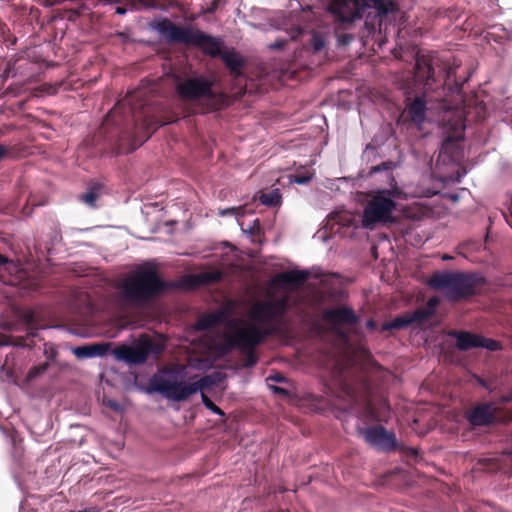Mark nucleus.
<instances>
[{
    "mask_svg": "<svg viewBox=\"0 0 512 512\" xmlns=\"http://www.w3.org/2000/svg\"><path fill=\"white\" fill-rule=\"evenodd\" d=\"M326 388L344 411L364 423L387 421L390 416L386 397L362 370L336 366Z\"/></svg>",
    "mask_w": 512,
    "mask_h": 512,
    "instance_id": "f257e3e1",
    "label": "nucleus"
},
{
    "mask_svg": "<svg viewBox=\"0 0 512 512\" xmlns=\"http://www.w3.org/2000/svg\"><path fill=\"white\" fill-rule=\"evenodd\" d=\"M288 310L286 297L271 301H259L251 308V319L264 326L249 325L236 330L225 337V343L230 349H238L244 353L243 367L252 368L258 362L256 347L267 337L281 332L282 318Z\"/></svg>",
    "mask_w": 512,
    "mask_h": 512,
    "instance_id": "f03ea898",
    "label": "nucleus"
},
{
    "mask_svg": "<svg viewBox=\"0 0 512 512\" xmlns=\"http://www.w3.org/2000/svg\"><path fill=\"white\" fill-rule=\"evenodd\" d=\"M183 378L184 366L179 364L163 366L150 379L147 391L157 392L166 399L180 402L216 383L212 375L204 376L194 383H186Z\"/></svg>",
    "mask_w": 512,
    "mask_h": 512,
    "instance_id": "7ed1b4c3",
    "label": "nucleus"
},
{
    "mask_svg": "<svg viewBox=\"0 0 512 512\" xmlns=\"http://www.w3.org/2000/svg\"><path fill=\"white\" fill-rule=\"evenodd\" d=\"M428 284L435 290L445 291V296L452 302H461L481 294L486 279L472 272L436 271Z\"/></svg>",
    "mask_w": 512,
    "mask_h": 512,
    "instance_id": "20e7f679",
    "label": "nucleus"
},
{
    "mask_svg": "<svg viewBox=\"0 0 512 512\" xmlns=\"http://www.w3.org/2000/svg\"><path fill=\"white\" fill-rule=\"evenodd\" d=\"M438 59L430 54L418 52L415 59L414 80L416 83L422 84L424 91L432 89V85L436 82H441L443 90H447L445 97L456 96V103L463 102L461 95L463 84L467 79H458L456 70L458 65L450 66L447 69L443 68L442 74L435 76V67L438 66Z\"/></svg>",
    "mask_w": 512,
    "mask_h": 512,
    "instance_id": "39448f33",
    "label": "nucleus"
},
{
    "mask_svg": "<svg viewBox=\"0 0 512 512\" xmlns=\"http://www.w3.org/2000/svg\"><path fill=\"white\" fill-rule=\"evenodd\" d=\"M156 30L168 42L200 48L205 54L212 57H219L222 53V41L220 39L198 29L178 26L167 18L157 22Z\"/></svg>",
    "mask_w": 512,
    "mask_h": 512,
    "instance_id": "423d86ee",
    "label": "nucleus"
},
{
    "mask_svg": "<svg viewBox=\"0 0 512 512\" xmlns=\"http://www.w3.org/2000/svg\"><path fill=\"white\" fill-rule=\"evenodd\" d=\"M171 287L156 270L147 269L136 277L130 276V325L134 306L148 305Z\"/></svg>",
    "mask_w": 512,
    "mask_h": 512,
    "instance_id": "0eeeda50",
    "label": "nucleus"
},
{
    "mask_svg": "<svg viewBox=\"0 0 512 512\" xmlns=\"http://www.w3.org/2000/svg\"><path fill=\"white\" fill-rule=\"evenodd\" d=\"M110 320L117 326L125 328L128 324V276L124 275L113 283L104 305Z\"/></svg>",
    "mask_w": 512,
    "mask_h": 512,
    "instance_id": "6e6552de",
    "label": "nucleus"
},
{
    "mask_svg": "<svg viewBox=\"0 0 512 512\" xmlns=\"http://www.w3.org/2000/svg\"><path fill=\"white\" fill-rule=\"evenodd\" d=\"M175 90L179 99L184 102L212 100L215 98L213 81L202 75L178 79Z\"/></svg>",
    "mask_w": 512,
    "mask_h": 512,
    "instance_id": "1a4fd4ad",
    "label": "nucleus"
},
{
    "mask_svg": "<svg viewBox=\"0 0 512 512\" xmlns=\"http://www.w3.org/2000/svg\"><path fill=\"white\" fill-rule=\"evenodd\" d=\"M396 203L387 190L377 192L366 205L363 212V226L372 228L376 223L391 220Z\"/></svg>",
    "mask_w": 512,
    "mask_h": 512,
    "instance_id": "9d476101",
    "label": "nucleus"
},
{
    "mask_svg": "<svg viewBox=\"0 0 512 512\" xmlns=\"http://www.w3.org/2000/svg\"><path fill=\"white\" fill-rule=\"evenodd\" d=\"M471 109L467 106L463 108H450L445 111L442 122L443 127L447 132L445 142H457L464 138V130L466 122L469 121Z\"/></svg>",
    "mask_w": 512,
    "mask_h": 512,
    "instance_id": "9b49d317",
    "label": "nucleus"
},
{
    "mask_svg": "<svg viewBox=\"0 0 512 512\" xmlns=\"http://www.w3.org/2000/svg\"><path fill=\"white\" fill-rule=\"evenodd\" d=\"M358 434L363 437L365 442L378 450L390 452L397 448V441L394 433L388 432L381 425L359 428Z\"/></svg>",
    "mask_w": 512,
    "mask_h": 512,
    "instance_id": "f8f14e48",
    "label": "nucleus"
},
{
    "mask_svg": "<svg viewBox=\"0 0 512 512\" xmlns=\"http://www.w3.org/2000/svg\"><path fill=\"white\" fill-rule=\"evenodd\" d=\"M163 350V344L143 335L138 341L130 343V365L144 363L150 355L157 358Z\"/></svg>",
    "mask_w": 512,
    "mask_h": 512,
    "instance_id": "ddd939ff",
    "label": "nucleus"
},
{
    "mask_svg": "<svg viewBox=\"0 0 512 512\" xmlns=\"http://www.w3.org/2000/svg\"><path fill=\"white\" fill-rule=\"evenodd\" d=\"M329 11L342 24H351L363 15V7L359 0H332Z\"/></svg>",
    "mask_w": 512,
    "mask_h": 512,
    "instance_id": "4468645a",
    "label": "nucleus"
},
{
    "mask_svg": "<svg viewBox=\"0 0 512 512\" xmlns=\"http://www.w3.org/2000/svg\"><path fill=\"white\" fill-rule=\"evenodd\" d=\"M497 408L493 403H480L467 415V420L473 426H488L495 422Z\"/></svg>",
    "mask_w": 512,
    "mask_h": 512,
    "instance_id": "2eb2a0df",
    "label": "nucleus"
},
{
    "mask_svg": "<svg viewBox=\"0 0 512 512\" xmlns=\"http://www.w3.org/2000/svg\"><path fill=\"white\" fill-rule=\"evenodd\" d=\"M322 318L331 325H355L359 321L354 310L347 306L325 309Z\"/></svg>",
    "mask_w": 512,
    "mask_h": 512,
    "instance_id": "dca6fc26",
    "label": "nucleus"
},
{
    "mask_svg": "<svg viewBox=\"0 0 512 512\" xmlns=\"http://www.w3.org/2000/svg\"><path fill=\"white\" fill-rule=\"evenodd\" d=\"M309 277L308 271L294 269L276 274L272 279V284L297 289L303 286Z\"/></svg>",
    "mask_w": 512,
    "mask_h": 512,
    "instance_id": "f3484780",
    "label": "nucleus"
},
{
    "mask_svg": "<svg viewBox=\"0 0 512 512\" xmlns=\"http://www.w3.org/2000/svg\"><path fill=\"white\" fill-rule=\"evenodd\" d=\"M111 343L98 342L85 344L72 348V353L78 359H90L96 357H103L110 351Z\"/></svg>",
    "mask_w": 512,
    "mask_h": 512,
    "instance_id": "a211bd4d",
    "label": "nucleus"
},
{
    "mask_svg": "<svg viewBox=\"0 0 512 512\" xmlns=\"http://www.w3.org/2000/svg\"><path fill=\"white\" fill-rule=\"evenodd\" d=\"M404 113L415 125H421L425 120L426 114V101L424 97L416 96L412 102L406 105Z\"/></svg>",
    "mask_w": 512,
    "mask_h": 512,
    "instance_id": "6ab92c4d",
    "label": "nucleus"
},
{
    "mask_svg": "<svg viewBox=\"0 0 512 512\" xmlns=\"http://www.w3.org/2000/svg\"><path fill=\"white\" fill-rule=\"evenodd\" d=\"M449 336L456 339V348L460 351H468L473 348H479L480 335L474 334L467 331H456L451 330L448 333Z\"/></svg>",
    "mask_w": 512,
    "mask_h": 512,
    "instance_id": "aec40b11",
    "label": "nucleus"
},
{
    "mask_svg": "<svg viewBox=\"0 0 512 512\" xmlns=\"http://www.w3.org/2000/svg\"><path fill=\"white\" fill-rule=\"evenodd\" d=\"M439 304V300L437 297H431L428 299L426 306L420 307L413 311L412 313L408 314L409 318L411 320V324L413 323H423L430 319L436 310V307Z\"/></svg>",
    "mask_w": 512,
    "mask_h": 512,
    "instance_id": "412c9836",
    "label": "nucleus"
},
{
    "mask_svg": "<svg viewBox=\"0 0 512 512\" xmlns=\"http://www.w3.org/2000/svg\"><path fill=\"white\" fill-rule=\"evenodd\" d=\"M219 57L232 73H239L244 64L242 58L234 51H224Z\"/></svg>",
    "mask_w": 512,
    "mask_h": 512,
    "instance_id": "4be33fe9",
    "label": "nucleus"
},
{
    "mask_svg": "<svg viewBox=\"0 0 512 512\" xmlns=\"http://www.w3.org/2000/svg\"><path fill=\"white\" fill-rule=\"evenodd\" d=\"M222 321V313L221 312H214L203 315L198 321H197V329L198 330H207L210 328H213L217 325H219Z\"/></svg>",
    "mask_w": 512,
    "mask_h": 512,
    "instance_id": "5701e85b",
    "label": "nucleus"
},
{
    "mask_svg": "<svg viewBox=\"0 0 512 512\" xmlns=\"http://www.w3.org/2000/svg\"><path fill=\"white\" fill-rule=\"evenodd\" d=\"M221 278L222 273L219 271H206L196 274L194 281L199 285H210L220 281Z\"/></svg>",
    "mask_w": 512,
    "mask_h": 512,
    "instance_id": "b1692460",
    "label": "nucleus"
},
{
    "mask_svg": "<svg viewBox=\"0 0 512 512\" xmlns=\"http://www.w3.org/2000/svg\"><path fill=\"white\" fill-rule=\"evenodd\" d=\"M411 325V320L409 318V315H402L396 317L394 320L390 322H385L382 325L381 330L382 331H391V330H401Z\"/></svg>",
    "mask_w": 512,
    "mask_h": 512,
    "instance_id": "393cba45",
    "label": "nucleus"
},
{
    "mask_svg": "<svg viewBox=\"0 0 512 512\" xmlns=\"http://www.w3.org/2000/svg\"><path fill=\"white\" fill-rule=\"evenodd\" d=\"M281 193L279 189H274L269 192H264L260 195V202L269 207L278 206L281 203Z\"/></svg>",
    "mask_w": 512,
    "mask_h": 512,
    "instance_id": "a878e982",
    "label": "nucleus"
},
{
    "mask_svg": "<svg viewBox=\"0 0 512 512\" xmlns=\"http://www.w3.org/2000/svg\"><path fill=\"white\" fill-rule=\"evenodd\" d=\"M390 5L391 3L386 0H363V3H361L363 11L366 7H371L376 9L379 14H387Z\"/></svg>",
    "mask_w": 512,
    "mask_h": 512,
    "instance_id": "bb28decb",
    "label": "nucleus"
},
{
    "mask_svg": "<svg viewBox=\"0 0 512 512\" xmlns=\"http://www.w3.org/2000/svg\"><path fill=\"white\" fill-rule=\"evenodd\" d=\"M43 355L46 358L45 362H49L50 366H52V364H60V360L58 359L59 352L54 344L44 343Z\"/></svg>",
    "mask_w": 512,
    "mask_h": 512,
    "instance_id": "cd10ccee",
    "label": "nucleus"
},
{
    "mask_svg": "<svg viewBox=\"0 0 512 512\" xmlns=\"http://www.w3.org/2000/svg\"><path fill=\"white\" fill-rule=\"evenodd\" d=\"M49 367V362H43L31 367L27 373L28 380H33L34 378L43 375Z\"/></svg>",
    "mask_w": 512,
    "mask_h": 512,
    "instance_id": "c85d7f7f",
    "label": "nucleus"
},
{
    "mask_svg": "<svg viewBox=\"0 0 512 512\" xmlns=\"http://www.w3.org/2000/svg\"><path fill=\"white\" fill-rule=\"evenodd\" d=\"M479 342L481 344L479 345V348H485L489 351H499L502 349V344L499 341L491 338H486L482 335H480Z\"/></svg>",
    "mask_w": 512,
    "mask_h": 512,
    "instance_id": "c756f323",
    "label": "nucleus"
},
{
    "mask_svg": "<svg viewBox=\"0 0 512 512\" xmlns=\"http://www.w3.org/2000/svg\"><path fill=\"white\" fill-rule=\"evenodd\" d=\"M112 354L117 361L128 363V344L122 343L119 348L112 350Z\"/></svg>",
    "mask_w": 512,
    "mask_h": 512,
    "instance_id": "7c9ffc66",
    "label": "nucleus"
},
{
    "mask_svg": "<svg viewBox=\"0 0 512 512\" xmlns=\"http://www.w3.org/2000/svg\"><path fill=\"white\" fill-rule=\"evenodd\" d=\"M201 398L202 403L207 409H209L211 412L219 416H225L224 411L221 408H219L206 394L202 393Z\"/></svg>",
    "mask_w": 512,
    "mask_h": 512,
    "instance_id": "2f4dec72",
    "label": "nucleus"
},
{
    "mask_svg": "<svg viewBox=\"0 0 512 512\" xmlns=\"http://www.w3.org/2000/svg\"><path fill=\"white\" fill-rule=\"evenodd\" d=\"M134 6L138 9L141 8H157L159 7L158 0H130V7Z\"/></svg>",
    "mask_w": 512,
    "mask_h": 512,
    "instance_id": "473e14b6",
    "label": "nucleus"
},
{
    "mask_svg": "<svg viewBox=\"0 0 512 512\" xmlns=\"http://www.w3.org/2000/svg\"><path fill=\"white\" fill-rule=\"evenodd\" d=\"M311 44L314 52H320L326 45L324 36L320 33H314L312 36Z\"/></svg>",
    "mask_w": 512,
    "mask_h": 512,
    "instance_id": "72a5a7b5",
    "label": "nucleus"
},
{
    "mask_svg": "<svg viewBox=\"0 0 512 512\" xmlns=\"http://www.w3.org/2000/svg\"><path fill=\"white\" fill-rule=\"evenodd\" d=\"M97 198L98 193L94 189H90L87 193L81 196V200L90 207H94Z\"/></svg>",
    "mask_w": 512,
    "mask_h": 512,
    "instance_id": "f704fd0d",
    "label": "nucleus"
},
{
    "mask_svg": "<svg viewBox=\"0 0 512 512\" xmlns=\"http://www.w3.org/2000/svg\"><path fill=\"white\" fill-rule=\"evenodd\" d=\"M13 75H14V65H12L9 61L4 62L0 66V78L7 79Z\"/></svg>",
    "mask_w": 512,
    "mask_h": 512,
    "instance_id": "c9c22d12",
    "label": "nucleus"
},
{
    "mask_svg": "<svg viewBox=\"0 0 512 512\" xmlns=\"http://www.w3.org/2000/svg\"><path fill=\"white\" fill-rule=\"evenodd\" d=\"M393 166H394V164H393L392 161H384V162H382L379 165L373 166L371 168L370 173L374 174V173H378V172H381V171H390V170L393 169Z\"/></svg>",
    "mask_w": 512,
    "mask_h": 512,
    "instance_id": "e433bc0d",
    "label": "nucleus"
},
{
    "mask_svg": "<svg viewBox=\"0 0 512 512\" xmlns=\"http://www.w3.org/2000/svg\"><path fill=\"white\" fill-rule=\"evenodd\" d=\"M353 39H354V36L352 34H349V33H337V43H338L339 46H346Z\"/></svg>",
    "mask_w": 512,
    "mask_h": 512,
    "instance_id": "4c0bfd02",
    "label": "nucleus"
},
{
    "mask_svg": "<svg viewBox=\"0 0 512 512\" xmlns=\"http://www.w3.org/2000/svg\"><path fill=\"white\" fill-rule=\"evenodd\" d=\"M108 4L110 5H116L119 4L122 0H106ZM124 3L122 5H117L115 7V12L119 15H124L127 12V2L126 0H123Z\"/></svg>",
    "mask_w": 512,
    "mask_h": 512,
    "instance_id": "58836bf2",
    "label": "nucleus"
},
{
    "mask_svg": "<svg viewBox=\"0 0 512 512\" xmlns=\"http://www.w3.org/2000/svg\"><path fill=\"white\" fill-rule=\"evenodd\" d=\"M474 110L476 113L474 116L475 121L480 122L485 119V106L482 103L476 104Z\"/></svg>",
    "mask_w": 512,
    "mask_h": 512,
    "instance_id": "ea45409f",
    "label": "nucleus"
},
{
    "mask_svg": "<svg viewBox=\"0 0 512 512\" xmlns=\"http://www.w3.org/2000/svg\"><path fill=\"white\" fill-rule=\"evenodd\" d=\"M9 345H15V346H20V347H25L26 344L23 343L22 340L16 342V343H12L11 340L5 336V335H0V346H9Z\"/></svg>",
    "mask_w": 512,
    "mask_h": 512,
    "instance_id": "a19ab883",
    "label": "nucleus"
},
{
    "mask_svg": "<svg viewBox=\"0 0 512 512\" xmlns=\"http://www.w3.org/2000/svg\"><path fill=\"white\" fill-rule=\"evenodd\" d=\"M310 176H304V175H295L293 176V182L297 184H306L310 181Z\"/></svg>",
    "mask_w": 512,
    "mask_h": 512,
    "instance_id": "79ce46f5",
    "label": "nucleus"
},
{
    "mask_svg": "<svg viewBox=\"0 0 512 512\" xmlns=\"http://www.w3.org/2000/svg\"><path fill=\"white\" fill-rule=\"evenodd\" d=\"M106 405L108 407H110L111 409H113L114 411H121L122 410L121 405L117 401L112 400V399H108L106 401Z\"/></svg>",
    "mask_w": 512,
    "mask_h": 512,
    "instance_id": "37998d69",
    "label": "nucleus"
},
{
    "mask_svg": "<svg viewBox=\"0 0 512 512\" xmlns=\"http://www.w3.org/2000/svg\"><path fill=\"white\" fill-rule=\"evenodd\" d=\"M285 45H286V40H281V41H276L273 44H271L270 48L274 49V50H280V49L284 48Z\"/></svg>",
    "mask_w": 512,
    "mask_h": 512,
    "instance_id": "c03bdc74",
    "label": "nucleus"
},
{
    "mask_svg": "<svg viewBox=\"0 0 512 512\" xmlns=\"http://www.w3.org/2000/svg\"><path fill=\"white\" fill-rule=\"evenodd\" d=\"M407 456L412 458V459H414V460H417V458L419 456V452L415 448H408L407 449Z\"/></svg>",
    "mask_w": 512,
    "mask_h": 512,
    "instance_id": "a18cd8bd",
    "label": "nucleus"
},
{
    "mask_svg": "<svg viewBox=\"0 0 512 512\" xmlns=\"http://www.w3.org/2000/svg\"><path fill=\"white\" fill-rule=\"evenodd\" d=\"M240 208H235V207H231V208H227L225 210H222L220 211V215H232V214H236V212L239 210Z\"/></svg>",
    "mask_w": 512,
    "mask_h": 512,
    "instance_id": "49530a36",
    "label": "nucleus"
},
{
    "mask_svg": "<svg viewBox=\"0 0 512 512\" xmlns=\"http://www.w3.org/2000/svg\"><path fill=\"white\" fill-rule=\"evenodd\" d=\"M477 382H478L479 385H481L485 389H488L490 391L492 390L491 387L489 386V384L483 378L478 377L477 378Z\"/></svg>",
    "mask_w": 512,
    "mask_h": 512,
    "instance_id": "de8ad7c7",
    "label": "nucleus"
},
{
    "mask_svg": "<svg viewBox=\"0 0 512 512\" xmlns=\"http://www.w3.org/2000/svg\"><path fill=\"white\" fill-rule=\"evenodd\" d=\"M8 154L7 147L0 145V160H2Z\"/></svg>",
    "mask_w": 512,
    "mask_h": 512,
    "instance_id": "09e8293b",
    "label": "nucleus"
},
{
    "mask_svg": "<svg viewBox=\"0 0 512 512\" xmlns=\"http://www.w3.org/2000/svg\"><path fill=\"white\" fill-rule=\"evenodd\" d=\"M52 366H55L58 368V370H64L69 367V365L66 362L60 361V364H52Z\"/></svg>",
    "mask_w": 512,
    "mask_h": 512,
    "instance_id": "8fccbe9b",
    "label": "nucleus"
},
{
    "mask_svg": "<svg viewBox=\"0 0 512 512\" xmlns=\"http://www.w3.org/2000/svg\"><path fill=\"white\" fill-rule=\"evenodd\" d=\"M271 380H274L276 382H283L285 380L284 376H282L281 374H276L275 376H270Z\"/></svg>",
    "mask_w": 512,
    "mask_h": 512,
    "instance_id": "3c124183",
    "label": "nucleus"
},
{
    "mask_svg": "<svg viewBox=\"0 0 512 512\" xmlns=\"http://www.w3.org/2000/svg\"><path fill=\"white\" fill-rule=\"evenodd\" d=\"M273 390L275 393H278V394H283V395H286L287 394V390L282 388V387H273Z\"/></svg>",
    "mask_w": 512,
    "mask_h": 512,
    "instance_id": "603ef678",
    "label": "nucleus"
},
{
    "mask_svg": "<svg viewBox=\"0 0 512 512\" xmlns=\"http://www.w3.org/2000/svg\"><path fill=\"white\" fill-rule=\"evenodd\" d=\"M366 326H367L368 329L373 330V329L376 328V323H375V321L373 319H370V320L367 321Z\"/></svg>",
    "mask_w": 512,
    "mask_h": 512,
    "instance_id": "864d4df0",
    "label": "nucleus"
},
{
    "mask_svg": "<svg viewBox=\"0 0 512 512\" xmlns=\"http://www.w3.org/2000/svg\"><path fill=\"white\" fill-rule=\"evenodd\" d=\"M27 335H28L29 337H36V336H37L36 329H35V328H33V327H29L28 332H27Z\"/></svg>",
    "mask_w": 512,
    "mask_h": 512,
    "instance_id": "5fc2aeb1",
    "label": "nucleus"
},
{
    "mask_svg": "<svg viewBox=\"0 0 512 512\" xmlns=\"http://www.w3.org/2000/svg\"><path fill=\"white\" fill-rule=\"evenodd\" d=\"M217 3H218V1H217V0H214V1L212 2L211 7L208 9V12H209V13H213V12L215 11V9H216V7H217Z\"/></svg>",
    "mask_w": 512,
    "mask_h": 512,
    "instance_id": "6e6d98bb",
    "label": "nucleus"
},
{
    "mask_svg": "<svg viewBox=\"0 0 512 512\" xmlns=\"http://www.w3.org/2000/svg\"><path fill=\"white\" fill-rule=\"evenodd\" d=\"M26 320H27V322H28L29 326H31V325H32V323H33V314H32V313H28V314L26 315Z\"/></svg>",
    "mask_w": 512,
    "mask_h": 512,
    "instance_id": "4d7b16f0",
    "label": "nucleus"
},
{
    "mask_svg": "<svg viewBox=\"0 0 512 512\" xmlns=\"http://www.w3.org/2000/svg\"><path fill=\"white\" fill-rule=\"evenodd\" d=\"M8 262V259L2 255H0V266L6 264Z\"/></svg>",
    "mask_w": 512,
    "mask_h": 512,
    "instance_id": "13d9d810",
    "label": "nucleus"
},
{
    "mask_svg": "<svg viewBox=\"0 0 512 512\" xmlns=\"http://www.w3.org/2000/svg\"><path fill=\"white\" fill-rule=\"evenodd\" d=\"M129 147H130V152H132L134 149H136V146H134L131 141H130Z\"/></svg>",
    "mask_w": 512,
    "mask_h": 512,
    "instance_id": "bf43d9fd",
    "label": "nucleus"
},
{
    "mask_svg": "<svg viewBox=\"0 0 512 512\" xmlns=\"http://www.w3.org/2000/svg\"><path fill=\"white\" fill-rule=\"evenodd\" d=\"M449 259H451L449 256H447V255L443 256V260H449Z\"/></svg>",
    "mask_w": 512,
    "mask_h": 512,
    "instance_id": "052dcab7",
    "label": "nucleus"
},
{
    "mask_svg": "<svg viewBox=\"0 0 512 512\" xmlns=\"http://www.w3.org/2000/svg\"><path fill=\"white\" fill-rule=\"evenodd\" d=\"M509 226H511V228H512V223H509Z\"/></svg>",
    "mask_w": 512,
    "mask_h": 512,
    "instance_id": "680f3d73",
    "label": "nucleus"
},
{
    "mask_svg": "<svg viewBox=\"0 0 512 512\" xmlns=\"http://www.w3.org/2000/svg\"><path fill=\"white\" fill-rule=\"evenodd\" d=\"M509 226H511V228H512V223H509Z\"/></svg>",
    "mask_w": 512,
    "mask_h": 512,
    "instance_id": "e2e57ef3",
    "label": "nucleus"
},
{
    "mask_svg": "<svg viewBox=\"0 0 512 512\" xmlns=\"http://www.w3.org/2000/svg\"><path fill=\"white\" fill-rule=\"evenodd\" d=\"M509 226H511V228H512V223H509Z\"/></svg>",
    "mask_w": 512,
    "mask_h": 512,
    "instance_id": "0e129e2a",
    "label": "nucleus"
}]
</instances>
